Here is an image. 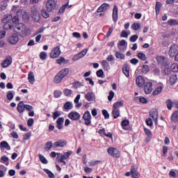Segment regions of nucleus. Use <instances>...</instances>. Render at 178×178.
<instances>
[{
  "instance_id": "nucleus-1",
  "label": "nucleus",
  "mask_w": 178,
  "mask_h": 178,
  "mask_svg": "<svg viewBox=\"0 0 178 178\" xmlns=\"http://www.w3.org/2000/svg\"><path fill=\"white\" fill-rule=\"evenodd\" d=\"M70 71L69 68L62 69L58 74L54 76V81L56 84H60L63 81V79L67 76Z\"/></svg>"
},
{
  "instance_id": "nucleus-2",
  "label": "nucleus",
  "mask_w": 178,
  "mask_h": 178,
  "mask_svg": "<svg viewBox=\"0 0 178 178\" xmlns=\"http://www.w3.org/2000/svg\"><path fill=\"white\" fill-rule=\"evenodd\" d=\"M62 51H60V47L57 46L52 49L51 51L50 52V58L51 59H56V58H59Z\"/></svg>"
},
{
  "instance_id": "nucleus-3",
  "label": "nucleus",
  "mask_w": 178,
  "mask_h": 178,
  "mask_svg": "<svg viewBox=\"0 0 178 178\" xmlns=\"http://www.w3.org/2000/svg\"><path fill=\"white\" fill-rule=\"evenodd\" d=\"M107 152L111 156H113V158H120V151L115 147H108L107 149Z\"/></svg>"
},
{
  "instance_id": "nucleus-4",
  "label": "nucleus",
  "mask_w": 178,
  "mask_h": 178,
  "mask_svg": "<svg viewBox=\"0 0 178 178\" xmlns=\"http://www.w3.org/2000/svg\"><path fill=\"white\" fill-rule=\"evenodd\" d=\"M8 44L11 45H16L17 42H19V35L16 33H13L8 38Z\"/></svg>"
},
{
  "instance_id": "nucleus-5",
  "label": "nucleus",
  "mask_w": 178,
  "mask_h": 178,
  "mask_svg": "<svg viewBox=\"0 0 178 178\" xmlns=\"http://www.w3.org/2000/svg\"><path fill=\"white\" fill-rule=\"evenodd\" d=\"M82 118L84 120L86 126H90V124H91V113H90V111H86L84 113Z\"/></svg>"
},
{
  "instance_id": "nucleus-6",
  "label": "nucleus",
  "mask_w": 178,
  "mask_h": 178,
  "mask_svg": "<svg viewBox=\"0 0 178 178\" xmlns=\"http://www.w3.org/2000/svg\"><path fill=\"white\" fill-rule=\"evenodd\" d=\"M31 13L32 15V19H33L34 22H38L40 20V13H38L35 6H33L31 8Z\"/></svg>"
},
{
  "instance_id": "nucleus-7",
  "label": "nucleus",
  "mask_w": 178,
  "mask_h": 178,
  "mask_svg": "<svg viewBox=\"0 0 178 178\" xmlns=\"http://www.w3.org/2000/svg\"><path fill=\"white\" fill-rule=\"evenodd\" d=\"M149 118H152V119H153L154 122H155V124H158V110L155 109V108H152L150 111H149Z\"/></svg>"
},
{
  "instance_id": "nucleus-8",
  "label": "nucleus",
  "mask_w": 178,
  "mask_h": 178,
  "mask_svg": "<svg viewBox=\"0 0 178 178\" xmlns=\"http://www.w3.org/2000/svg\"><path fill=\"white\" fill-rule=\"evenodd\" d=\"M177 52H178V45L176 44L171 45L170 47V50L168 51L170 58H173L174 56H175Z\"/></svg>"
},
{
  "instance_id": "nucleus-9",
  "label": "nucleus",
  "mask_w": 178,
  "mask_h": 178,
  "mask_svg": "<svg viewBox=\"0 0 178 178\" xmlns=\"http://www.w3.org/2000/svg\"><path fill=\"white\" fill-rule=\"evenodd\" d=\"M46 8L48 12H52L56 8L55 0H48L46 3Z\"/></svg>"
},
{
  "instance_id": "nucleus-10",
  "label": "nucleus",
  "mask_w": 178,
  "mask_h": 178,
  "mask_svg": "<svg viewBox=\"0 0 178 178\" xmlns=\"http://www.w3.org/2000/svg\"><path fill=\"white\" fill-rule=\"evenodd\" d=\"M12 62H13V58L12 57H10V56H8L6 59H4L2 62H1V67H3V69L8 67V66H10V65H12Z\"/></svg>"
},
{
  "instance_id": "nucleus-11",
  "label": "nucleus",
  "mask_w": 178,
  "mask_h": 178,
  "mask_svg": "<svg viewBox=\"0 0 178 178\" xmlns=\"http://www.w3.org/2000/svg\"><path fill=\"white\" fill-rule=\"evenodd\" d=\"M68 118L71 120L77 121L81 118V115H80V113L76 112V111H72L68 114Z\"/></svg>"
},
{
  "instance_id": "nucleus-12",
  "label": "nucleus",
  "mask_w": 178,
  "mask_h": 178,
  "mask_svg": "<svg viewBox=\"0 0 178 178\" xmlns=\"http://www.w3.org/2000/svg\"><path fill=\"white\" fill-rule=\"evenodd\" d=\"M145 94H151L152 92V82H147L144 86Z\"/></svg>"
},
{
  "instance_id": "nucleus-13",
  "label": "nucleus",
  "mask_w": 178,
  "mask_h": 178,
  "mask_svg": "<svg viewBox=\"0 0 178 178\" xmlns=\"http://www.w3.org/2000/svg\"><path fill=\"white\" fill-rule=\"evenodd\" d=\"M87 52H88V49H84L81 51L78 54L74 56L75 60H78V59H81V58L86 56V55H87Z\"/></svg>"
},
{
  "instance_id": "nucleus-14",
  "label": "nucleus",
  "mask_w": 178,
  "mask_h": 178,
  "mask_svg": "<svg viewBox=\"0 0 178 178\" xmlns=\"http://www.w3.org/2000/svg\"><path fill=\"white\" fill-rule=\"evenodd\" d=\"M122 73L126 76V77H130V68L129 67V64L125 63L123 65Z\"/></svg>"
},
{
  "instance_id": "nucleus-15",
  "label": "nucleus",
  "mask_w": 178,
  "mask_h": 178,
  "mask_svg": "<svg viewBox=\"0 0 178 178\" xmlns=\"http://www.w3.org/2000/svg\"><path fill=\"white\" fill-rule=\"evenodd\" d=\"M136 85L138 87H143L145 84V79L141 76H138L136 79Z\"/></svg>"
},
{
  "instance_id": "nucleus-16",
  "label": "nucleus",
  "mask_w": 178,
  "mask_h": 178,
  "mask_svg": "<svg viewBox=\"0 0 178 178\" xmlns=\"http://www.w3.org/2000/svg\"><path fill=\"white\" fill-rule=\"evenodd\" d=\"M131 177L133 178H139L140 177V173L138 171H137V168H136V166L132 165L131 167Z\"/></svg>"
},
{
  "instance_id": "nucleus-17",
  "label": "nucleus",
  "mask_w": 178,
  "mask_h": 178,
  "mask_svg": "<svg viewBox=\"0 0 178 178\" xmlns=\"http://www.w3.org/2000/svg\"><path fill=\"white\" fill-rule=\"evenodd\" d=\"M18 35L19 37L24 38V37H27L29 35V29L26 26H24L20 31H19Z\"/></svg>"
},
{
  "instance_id": "nucleus-18",
  "label": "nucleus",
  "mask_w": 178,
  "mask_h": 178,
  "mask_svg": "<svg viewBox=\"0 0 178 178\" xmlns=\"http://www.w3.org/2000/svg\"><path fill=\"white\" fill-rule=\"evenodd\" d=\"M65 122V118L63 117L58 118L56 120V127L58 130H62L63 129V122Z\"/></svg>"
},
{
  "instance_id": "nucleus-19",
  "label": "nucleus",
  "mask_w": 178,
  "mask_h": 178,
  "mask_svg": "<svg viewBox=\"0 0 178 178\" xmlns=\"http://www.w3.org/2000/svg\"><path fill=\"white\" fill-rule=\"evenodd\" d=\"M118 6L114 5L113 9V21L114 22V23H116V22H118Z\"/></svg>"
},
{
  "instance_id": "nucleus-20",
  "label": "nucleus",
  "mask_w": 178,
  "mask_h": 178,
  "mask_svg": "<svg viewBox=\"0 0 178 178\" xmlns=\"http://www.w3.org/2000/svg\"><path fill=\"white\" fill-rule=\"evenodd\" d=\"M17 111L19 113H23L25 110V104L23 101L19 102V104H17Z\"/></svg>"
},
{
  "instance_id": "nucleus-21",
  "label": "nucleus",
  "mask_w": 178,
  "mask_h": 178,
  "mask_svg": "<svg viewBox=\"0 0 178 178\" xmlns=\"http://www.w3.org/2000/svg\"><path fill=\"white\" fill-rule=\"evenodd\" d=\"M177 82V75L176 74L170 75L168 81V84H170L171 86H175V84H176Z\"/></svg>"
},
{
  "instance_id": "nucleus-22",
  "label": "nucleus",
  "mask_w": 178,
  "mask_h": 178,
  "mask_svg": "<svg viewBox=\"0 0 178 178\" xmlns=\"http://www.w3.org/2000/svg\"><path fill=\"white\" fill-rule=\"evenodd\" d=\"M67 142L66 140H60L56 143H54L53 147L54 148H58L59 147H65L66 145Z\"/></svg>"
},
{
  "instance_id": "nucleus-23",
  "label": "nucleus",
  "mask_w": 178,
  "mask_h": 178,
  "mask_svg": "<svg viewBox=\"0 0 178 178\" xmlns=\"http://www.w3.org/2000/svg\"><path fill=\"white\" fill-rule=\"evenodd\" d=\"M85 98L89 102L95 101V95L92 92H89L85 95Z\"/></svg>"
},
{
  "instance_id": "nucleus-24",
  "label": "nucleus",
  "mask_w": 178,
  "mask_h": 178,
  "mask_svg": "<svg viewBox=\"0 0 178 178\" xmlns=\"http://www.w3.org/2000/svg\"><path fill=\"white\" fill-rule=\"evenodd\" d=\"M0 148L1 149H3V148H5V149H7V151H10V146L9 145V143H8V142L1 141L0 143Z\"/></svg>"
},
{
  "instance_id": "nucleus-25",
  "label": "nucleus",
  "mask_w": 178,
  "mask_h": 178,
  "mask_svg": "<svg viewBox=\"0 0 178 178\" xmlns=\"http://www.w3.org/2000/svg\"><path fill=\"white\" fill-rule=\"evenodd\" d=\"M56 63H57V65H62V63L67 65V63H69V60H66L65 59V57L61 56L56 60Z\"/></svg>"
},
{
  "instance_id": "nucleus-26",
  "label": "nucleus",
  "mask_w": 178,
  "mask_h": 178,
  "mask_svg": "<svg viewBox=\"0 0 178 178\" xmlns=\"http://www.w3.org/2000/svg\"><path fill=\"white\" fill-rule=\"evenodd\" d=\"M28 80H29L30 84H34V83L35 82V79L34 77V72H29Z\"/></svg>"
},
{
  "instance_id": "nucleus-27",
  "label": "nucleus",
  "mask_w": 178,
  "mask_h": 178,
  "mask_svg": "<svg viewBox=\"0 0 178 178\" xmlns=\"http://www.w3.org/2000/svg\"><path fill=\"white\" fill-rule=\"evenodd\" d=\"M140 70L143 74H147V73L149 72V66L147 65H143L140 66Z\"/></svg>"
},
{
  "instance_id": "nucleus-28",
  "label": "nucleus",
  "mask_w": 178,
  "mask_h": 178,
  "mask_svg": "<svg viewBox=\"0 0 178 178\" xmlns=\"http://www.w3.org/2000/svg\"><path fill=\"white\" fill-rule=\"evenodd\" d=\"M171 120L172 123H177L178 122V111H175L172 116H171Z\"/></svg>"
},
{
  "instance_id": "nucleus-29",
  "label": "nucleus",
  "mask_w": 178,
  "mask_h": 178,
  "mask_svg": "<svg viewBox=\"0 0 178 178\" xmlns=\"http://www.w3.org/2000/svg\"><path fill=\"white\" fill-rule=\"evenodd\" d=\"M102 66L104 70H109L111 69V65H109V63H108V61L106 60L102 61Z\"/></svg>"
},
{
  "instance_id": "nucleus-30",
  "label": "nucleus",
  "mask_w": 178,
  "mask_h": 178,
  "mask_svg": "<svg viewBox=\"0 0 178 178\" xmlns=\"http://www.w3.org/2000/svg\"><path fill=\"white\" fill-rule=\"evenodd\" d=\"M112 113L114 119H118L120 116V111L118 108H113Z\"/></svg>"
},
{
  "instance_id": "nucleus-31",
  "label": "nucleus",
  "mask_w": 178,
  "mask_h": 178,
  "mask_svg": "<svg viewBox=\"0 0 178 178\" xmlns=\"http://www.w3.org/2000/svg\"><path fill=\"white\" fill-rule=\"evenodd\" d=\"M161 8H162V3L157 1L156 3V6H155L156 15H159V12H161Z\"/></svg>"
},
{
  "instance_id": "nucleus-32",
  "label": "nucleus",
  "mask_w": 178,
  "mask_h": 178,
  "mask_svg": "<svg viewBox=\"0 0 178 178\" xmlns=\"http://www.w3.org/2000/svg\"><path fill=\"white\" fill-rule=\"evenodd\" d=\"M57 159L63 163V165H66V161H65V156L62 153L57 154Z\"/></svg>"
},
{
  "instance_id": "nucleus-33",
  "label": "nucleus",
  "mask_w": 178,
  "mask_h": 178,
  "mask_svg": "<svg viewBox=\"0 0 178 178\" xmlns=\"http://www.w3.org/2000/svg\"><path fill=\"white\" fill-rule=\"evenodd\" d=\"M69 6V2L64 4L60 9L58 13V15H63L65 13V10H66V8Z\"/></svg>"
},
{
  "instance_id": "nucleus-34",
  "label": "nucleus",
  "mask_w": 178,
  "mask_h": 178,
  "mask_svg": "<svg viewBox=\"0 0 178 178\" xmlns=\"http://www.w3.org/2000/svg\"><path fill=\"white\" fill-rule=\"evenodd\" d=\"M13 27V24L12 22H6L3 26L4 30H12Z\"/></svg>"
},
{
  "instance_id": "nucleus-35",
  "label": "nucleus",
  "mask_w": 178,
  "mask_h": 178,
  "mask_svg": "<svg viewBox=\"0 0 178 178\" xmlns=\"http://www.w3.org/2000/svg\"><path fill=\"white\" fill-rule=\"evenodd\" d=\"M123 105H124V101L120 100L119 102L114 103L113 108L118 109L119 106H123Z\"/></svg>"
},
{
  "instance_id": "nucleus-36",
  "label": "nucleus",
  "mask_w": 178,
  "mask_h": 178,
  "mask_svg": "<svg viewBox=\"0 0 178 178\" xmlns=\"http://www.w3.org/2000/svg\"><path fill=\"white\" fill-rule=\"evenodd\" d=\"M63 108L65 109V111H70V109L73 108V104H72V102H67L64 104Z\"/></svg>"
},
{
  "instance_id": "nucleus-37",
  "label": "nucleus",
  "mask_w": 178,
  "mask_h": 178,
  "mask_svg": "<svg viewBox=\"0 0 178 178\" xmlns=\"http://www.w3.org/2000/svg\"><path fill=\"white\" fill-rule=\"evenodd\" d=\"M13 19V15H6L5 17L2 19V23H10V20Z\"/></svg>"
},
{
  "instance_id": "nucleus-38",
  "label": "nucleus",
  "mask_w": 178,
  "mask_h": 178,
  "mask_svg": "<svg viewBox=\"0 0 178 178\" xmlns=\"http://www.w3.org/2000/svg\"><path fill=\"white\" fill-rule=\"evenodd\" d=\"M163 88L162 86L157 87L154 92H152V95H159L160 93L162 92Z\"/></svg>"
},
{
  "instance_id": "nucleus-39",
  "label": "nucleus",
  "mask_w": 178,
  "mask_h": 178,
  "mask_svg": "<svg viewBox=\"0 0 178 178\" xmlns=\"http://www.w3.org/2000/svg\"><path fill=\"white\" fill-rule=\"evenodd\" d=\"M167 108L168 111H170L173 108V102L170 99H168L166 102Z\"/></svg>"
},
{
  "instance_id": "nucleus-40",
  "label": "nucleus",
  "mask_w": 178,
  "mask_h": 178,
  "mask_svg": "<svg viewBox=\"0 0 178 178\" xmlns=\"http://www.w3.org/2000/svg\"><path fill=\"white\" fill-rule=\"evenodd\" d=\"M115 57L117 58V59H122L124 60L125 56L123 54V53L119 51H115Z\"/></svg>"
},
{
  "instance_id": "nucleus-41",
  "label": "nucleus",
  "mask_w": 178,
  "mask_h": 178,
  "mask_svg": "<svg viewBox=\"0 0 178 178\" xmlns=\"http://www.w3.org/2000/svg\"><path fill=\"white\" fill-rule=\"evenodd\" d=\"M156 60H157L158 63H160L161 65H165L166 58H165L163 56H159V57H157Z\"/></svg>"
},
{
  "instance_id": "nucleus-42",
  "label": "nucleus",
  "mask_w": 178,
  "mask_h": 178,
  "mask_svg": "<svg viewBox=\"0 0 178 178\" xmlns=\"http://www.w3.org/2000/svg\"><path fill=\"white\" fill-rule=\"evenodd\" d=\"M39 159L40 162H42L44 165H47L48 163V160L42 154H39Z\"/></svg>"
},
{
  "instance_id": "nucleus-43",
  "label": "nucleus",
  "mask_w": 178,
  "mask_h": 178,
  "mask_svg": "<svg viewBox=\"0 0 178 178\" xmlns=\"http://www.w3.org/2000/svg\"><path fill=\"white\" fill-rule=\"evenodd\" d=\"M137 56L140 60H147V56L143 52L138 53Z\"/></svg>"
},
{
  "instance_id": "nucleus-44",
  "label": "nucleus",
  "mask_w": 178,
  "mask_h": 178,
  "mask_svg": "<svg viewBox=\"0 0 178 178\" xmlns=\"http://www.w3.org/2000/svg\"><path fill=\"white\" fill-rule=\"evenodd\" d=\"M43 170L45 173H47V175H48V177L49 178H55V175L52 172H51V170L47 168L44 169Z\"/></svg>"
},
{
  "instance_id": "nucleus-45",
  "label": "nucleus",
  "mask_w": 178,
  "mask_h": 178,
  "mask_svg": "<svg viewBox=\"0 0 178 178\" xmlns=\"http://www.w3.org/2000/svg\"><path fill=\"white\" fill-rule=\"evenodd\" d=\"M144 131L149 138H152V132H151V130L144 128Z\"/></svg>"
},
{
  "instance_id": "nucleus-46",
  "label": "nucleus",
  "mask_w": 178,
  "mask_h": 178,
  "mask_svg": "<svg viewBox=\"0 0 178 178\" xmlns=\"http://www.w3.org/2000/svg\"><path fill=\"white\" fill-rule=\"evenodd\" d=\"M41 15L42 17H44V19H48V17H49V14L48 13V12H47L46 10L42 9L41 10Z\"/></svg>"
},
{
  "instance_id": "nucleus-47",
  "label": "nucleus",
  "mask_w": 178,
  "mask_h": 178,
  "mask_svg": "<svg viewBox=\"0 0 178 178\" xmlns=\"http://www.w3.org/2000/svg\"><path fill=\"white\" fill-rule=\"evenodd\" d=\"M24 27V26H23L22 24H17L15 26V29H16V33H17V34H19V31H21L22 29Z\"/></svg>"
},
{
  "instance_id": "nucleus-48",
  "label": "nucleus",
  "mask_w": 178,
  "mask_h": 178,
  "mask_svg": "<svg viewBox=\"0 0 178 178\" xmlns=\"http://www.w3.org/2000/svg\"><path fill=\"white\" fill-rule=\"evenodd\" d=\"M171 70L172 72H173L174 73H177L178 72V65L176 63H173L171 65Z\"/></svg>"
},
{
  "instance_id": "nucleus-49",
  "label": "nucleus",
  "mask_w": 178,
  "mask_h": 178,
  "mask_svg": "<svg viewBox=\"0 0 178 178\" xmlns=\"http://www.w3.org/2000/svg\"><path fill=\"white\" fill-rule=\"evenodd\" d=\"M72 84L75 88H80V87H83V86H84L83 83L80 81H75Z\"/></svg>"
},
{
  "instance_id": "nucleus-50",
  "label": "nucleus",
  "mask_w": 178,
  "mask_h": 178,
  "mask_svg": "<svg viewBox=\"0 0 178 178\" xmlns=\"http://www.w3.org/2000/svg\"><path fill=\"white\" fill-rule=\"evenodd\" d=\"M145 123L147 126H149L150 127L154 126V122H152V119L151 118H147L145 121Z\"/></svg>"
},
{
  "instance_id": "nucleus-51",
  "label": "nucleus",
  "mask_w": 178,
  "mask_h": 178,
  "mask_svg": "<svg viewBox=\"0 0 178 178\" xmlns=\"http://www.w3.org/2000/svg\"><path fill=\"white\" fill-rule=\"evenodd\" d=\"M73 93V91L70 89H65L64 90V95L66 96V97H70L71 94Z\"/></svg>"
},
{
  "instance_id": "nucleus-52",
  "label": "nucleus",
  "mask_w": 178,
  "mask_h": 178,
  "mask_svg": "<svg viewBox=\"0 0 178 178\" xmlns=\"http://www.w3.org/2000/svg\"><path fill=\"white\" fill-rule=\"evenodd\" d=\"M130 124V121L129 120H123L121 122V126L123 129V127H126V126H129Z\"/></svg>"
},
{
  "instance_id": "nucleus-53",
  "label": "nucleus",
  "mask_w": 178,
  "mask_h": 178,
  "mask_svg": "<svg viewBox=\"0 0 178 178\" xmlns=\"http://www.w3.org/2000/svg\"><path fill=\"white\" fill-rule=\"evenodd\" d=\"M52 148V141H48L44 149H47V151H49Z\"/></svg>"
},
{
  "instance_id": "nucleus-54",
  "label": "nucleus",
  "mask_w": 178,
  "mask_h": 178,
  "mask_svg": "<svg viewBox=\"0 0 178 178\" xmlns=\"http://www.w3.org/2000/svg\"><path fill=\"white\" fill-rule=\"evenodd\" d=\"M40 59H41V60H45V59H47V52L45 51L40 52Z\"/></svg>"
},
{
  "instance_id": "nucleus-55",
  "label": "nucleus",
  "mask_w": 178,
  "mask_h": 178,
  "mask_svg": "<svg viewBox=\"0 0 178 178\" xmlns=\"http://www.w3.org/2000/svg\"><path fill=\"white\" fill-rule=\"evenodd\" d=\"M138 40V35H131L129 38V41L131 42H136Z\"/></svg>"
},
{
  "instance_id": "nucleus-56",
  "label": "nucleus",
  "mask_w": 178,
  "mask_h": 178,
  "mask_svg": "<svg viewBox=\"0 0 178 178\" xmlns=\"http://www.w3.org/2000/svg\"><path fill=\"white\" fill-rule=\"evenodd\" d=\"M54 98H60L62 92L60 90H55L54 92Z\"/></svg>"
},
{
  "instance_id": "nucleus-57",
  "label": "nucleus",
  "mask_w": 178,
  "mask_h": 178,
  "mask_svg": "<svg viewBox=\"0 0 178 178\" xmlns=\"http://www.w3.org/2000/svg\"><path fill=\"white\" fill-rule=\"evenodd\" d=\"M140 27H141V25H140V23H134L132 24V29L133 30H135V31H137V30H138Z\"/></svg>"
},
{
  "instance_id": "nucleus-58",
  "label": "nucleus",
  "mask_w": 178,
  "mask_h": 178,
  "mask_svg": "<svg viewBox=\"0 0 178 178\" xmlns=\"http://www.w3.org/2000/svg\"><path fill=\"white\" fill-rule=\"evenodd\" d=\"M168 23L170 26H176V24H178V22L176 19H170L168 21Z\"/></svg>"
},
{
  "instance_id": "nucleus-59",
  "label": "nucleus",
  "mask_w": 178,
  "mask_h": 178,
  "mask_svg": "<svg viewBox=\"0 0 178 178\" xmlns=\"http://www.w3.org/2000/svg\"><path fill=\"white\" fill-rule=\"evenodd\" d=\"M13 92H12V91H9L8 92H7V99H8V101H12V99H13Z\"/></svg>"
},
{
  "instance_id": "nucleus-60",
  "label": "nucleus",
  "mask_w": 178,
  "mask_h": 178,
  "mask_svg": "<svg viewBox=\"0 0 178 178\" xmlns=\"http://www.w3.org/2000/svg\"><path fill=\"white\" fill-rule=\"evenodd\" d=\"M113 97H115V92L111 90L108 96V101H112V99H113Z\"/></svg>"
},
{
  "instance_id": "nucleus-61",
  "label": "nucleus",
  "mask_w": 178,
  "mask_h": 178,
  "mask_svg": "<svg viewBox=\"0 0 178 178\" xmlns=\"http://www.w3.org/2000/svg\"><path fill=\"white\" fill-rule=\"evenodd\" d=\"M59 116H60V113H59V111H55L53 113V119H54V120H56V119H58V118H59Z\"/></svg>"
},
{
  "instance_id": "nucleus-62",
  "label": "nucleus",
  "mask_w": 178,
  "mask_h": 178,
  "mask_svg": "<svg viewBox=\"0 0 178 178\" xmlns=\"http://www.w3.org/2000/svg\"><path fill=\"white\" fill-rule=\"evenodd\" d=\"M102 115L105 119H109V113L106 110H102Z\"/></svg>"
},
{
  "instance_id": "nucleus-63",
  "label": "nucleus",
  "mask_w": 178,
  "mask_h": 178,
  "mask_svg": "<svg viewBox=\"0 0 178 178\" xmlns=\"http://www.w3.org/2000/svg\"><path fill=\"white\" fill-rule=\"evenodd\" d=\"M96 74L97 77H104V70H99L97 71Z\"/></svg>"
},
{
  "instance_id": "nucleus-64",
  "label": "nucleus",
  "mask_w": 178,
  "mask_h": 178,
  "mask_svg": "<svg viewBox=\"0 0 178 178\" xmlns=\"http://www.w3.org/2000/svg\"><path fill=\"white\" fill-rule=\"evenodd\" d=\"M72 155V151H69L67 152H64L63 156H64V159H67L69 157Z\"/></svg>"
}]
</instances>
